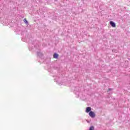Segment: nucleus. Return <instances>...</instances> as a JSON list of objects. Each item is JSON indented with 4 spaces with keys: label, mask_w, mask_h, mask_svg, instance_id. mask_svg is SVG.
<instances>
[{
    "label": "nucleus",
    "mask_w": 130,
    "mask_h": 130,
    "mask_svg": "<svg viewBox=\"0 0 130 130\" xmlns=\"http://www.w3.org/2000/svg\"><path fill=\"white\" fill-rule=\"evenodd\" d=\"M24 22L25 23V24H26V25H28V24H29L28 23V21H27V19H26V18H24L23 19Z\"/></svg>",
    "instance_id": "obj_5"
},
{
    "label": "nucleus",
    "mask_w": 130,
    "mask_h": 130,
    "mask_svg": "<svg viewBox=\"0 0 130 130\" xmlns=\"http://www.w3.org/2000/svg\"><path fill=\"white\" fill-rule=\"evenodd\" d=\"M110 25H111V26L113 28H115V27H116L115 23H114L113 21H110Z\"/></svg>",
    "instance_id": "obj_2"
},
{
    "label": "nucleus",
    "mask_w": 130,
    "mask_h": 130,
    "mask_svg": "<svg viewBox=\"0 0 130 130\" xmlns=\"http://www.w3.org/2000/svg\"><path fill=\"white\" fill-rule=\"evenodd\" d=\"M53 57L54 58H57L58 57V54L56 53L54 54Z\"/></svg>",
    "instance_id": "obj_4"
},
{
    "label": "nucleus",
    "mask_w": 130,
    "mask_h": 130,
    "mask_svg": "<svg viewBox=\"0 0 130 130\" xmlns=\"http://www.w3.org/2000/svg\"><path fill=\"white\" fill-rule=\"evenodd\" d=\"M89 130H94V126H91L89 128Z\"/></svg>",
    "instance_id": "obj_6"
},
{
    "label": "nucleus",
    "mask_w": 130,
    "mask_h": 130,
    "mask_svg": "<svg viewBox=\"0 0 130 130\" xmlns=\"http://www.w3.org/2000/svg\"><path fill=\"white\" fill-rule=\"evenodd\" d=\"M89 116H90V117H92L93 118L95 117V113H94V112L93 111H90L89 113Z\"/></svg>",
    "instance_id": "obj_1"
},
{
    "label": "nucleus",
    "mask_w": 130,
    "mask_h": 130,
    "mask_svg": "<svg viewBox=\"0 0 130 130\" xmlns=\"http://www.w3.org/2000/svg\"><path fill=\"white\" fill-rule=\"evenodd\" d=\"M85 112L87 113H88V112H91V107H87Z\"/></svg>",
    "instance_id": "obj_3"
}]
</instances>
